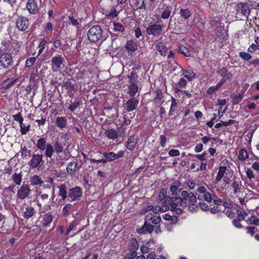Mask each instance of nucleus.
Returning a JSON list of instances; mask_svg holds the SVG:
<instances>
[{
	"label": "nucleus",
	"mask_w": 259,
	"mask_h": 259,
	"mask_svg": "<svg viewBox=\"0 0 259 259\" xmlns=\"http://www.w3.org/2000/svg\"><path fill=\"white\" fill-rule=\"evenodd\" d=\"M81 101L76 99L72 104L70 105L68 107V109L71 111H74L78 106H80Z\"/></svg>",
	"instance_id": "nucleus-50"
},
{
	"label": "nucleus",
	"mask_w": 259,
	"mask_h": 259,
	"mask_svg": "<svg viewBox=\"0 0 259 259\" xmlns=\"http://www.w3.org/2000/svg\"><path fill=\"white\" fill-rule=\"evenodd\" d=\"M137 143V142L136 141L135 137L134 136H131L127 141L126 148L130 150H133L135 148Z\"/></svg>",
	"instance_id": "nucleus-36"
},
{
	"label": "nucleus",
	"mask_w": 259,
	"mask_h": 259,
	"mask_svg": "<svg viewBox=\"0 0 259 259\" xmlns=\"http://www.w3.org/2000/svg\"><path fill=\"white\" fill-rule=\"evenodd\" d=\"M137 77V76L136 75V73L134 72H132L131 76H128L129 82L130 83V84L128 87V91L127 93L131 97L133 98L136 95L139 90L137 84L135 82Z\"/></svg>",
	"instance_id": "nucleus-5"
},
{
	"label": "nucleus",
	"mask_w": 259,
	"mask_h": 259,
	"mask_svg": "<svg viewBox=\"0 0 259 259\" xmlns=\"http://www.w3.org/2000/svg\"><path fill=\"white\" fill-rule=\"evenodd\" d=\"M36 147L41 151H45V156L46 158L52 159L54 154L53 146L51 144H47V140L45 138H40L37 141Z\"/></svg>",
	"instance_id": "nucleus-2"
},
{
	"label": "nucleus",
	"mask_w": 259,
	"mask_h": 259,
	"mask_svg": "<svg viewBox=\"0 0 259 259\" xmlns=\"http://www.w3.org/2000/svg\"><path fill=\"white\" fill-rule=\"evenodd\" d=\"M171 8L169 7H166L161 12V18L163 19H168L170 15Z\"/></svg>",
	"instance_id": "nucleus-43"
},
{
	"label": "nucleus",
	"mask_w": 259,
	"mask_h": 259,
	"mask_svg": "<svg viewBox=\"0 0 259 259\" xmlns=\"http://www.w3.org/2000/svg\"><path fill=\"white\" fill-rule=\"evenodd\" d=\"M63 62L64 59L61 55L53 57L51 59V65L53 71L58 72L62 69L64 67Z\"/></svg>",
	"instance_id": "nucleus-8"
},
{
	"label": "nucleus",
	"mask_w": 259,
	"mask_h": 259,
	"mask_svg": "<svg viewBox=\"0 0 259 259\" xmlns=\"http://www.w3.org/2000/svg\"><path fill=\"white\" fill-rule=\"evenodd\" d=\"M168 155L171 157L178 156L180 155V152L177 149H171L168 152Z\"/></svg>",
	"instance_id": "nucleus-61"
},
{
	"label": "nucleus",
	"mask_w": 259,
	"mask_h": 259,
	"mask_svg": "<svg viewBox=\"0 0 259 259\" xmlns=\"http://www.w3.org/2000/svg\"><path fill=\"white\" fill-rule=\"evenodd\" d=\"M79 169L77 163L74 161L70 162L66 167L68 174L71 176L74 175Z\"/></svg>",
	"instance_id": "nucleus-23"
},
{
	"label": "nucleus",
	"mask_w": 259,
	"mask_h": 259,
	"mask_svg": "<svg viewBox=\"0 0 259 259\" xmlns=\"http://www.w3.org/2000/svg\"><path fill=\"white\" fill-rule=\"evenodd\" d=\"M180 68L181 69V75H184V77L186 78L188 81H190L193 78L195 77L196 74L193 71L184 69L181 66H180Z\"/></svg>",
	"instance_id": "nucleus-24"
},
{
	"label": "nucleus",
	"mask_w": 259,
	"mask_h": 259,
	"mask_svg": "<svg viewBox=\"0 0 259 259\" xmlns=\"http://www.w3.org/2000/svg\"><path fill=\"white\" fill-rule=\"evenodd\" d=\"M139 248V244L137 240L133 238L130 241V250L133 251L137 252Z\"/></svg>",
	"instance_id": "nucleus-42"
},
{
	"label": "nucleus",
	"mask_w": 259,
	"mask_h": 259,
	"mask_svg": "<svg viewBox=\"0 0 259 259\" xmlns=\"http://www.w3.org/2000/svg\"><path fill=\"white\" fill-rule=\"evenodd\" d=\"M156 49L160 53L161 55L166 56L167 49L163 42L161 41L157 42L156 44Z\"/></svg>",
	"instance_id": "nucleus-30"
},
{
	"label": "nucleus",
	"mask_w": 259,
	"mask_h": 259,
	"mask_svg": "<svg viewBox=\"0 0 259 259\" xmlns=\"http://www.w3.org/2000/svg\"><path fill=\"white\" fill-rule=\"evenodd\" d=\"M248 155L247 151L244 149H241L239 150L238 158L241 161L245 160L248 158Z\"/></svg>",
	"instance_id": "nucleus-49"
},
{
	"label": "nucleus",
	"mask_w": 259,
	"mask_h": 259,
	"mask_svg": "<svg viewBox=\"0 0 259 259\" xmlns=\"http://www.w3.org/2000/svg\"><path fill=\"white\" fill-rule=\"evenodd\" d=\"M26 8L31 14H35L38 12V7L35 0H28Z\"/></svg>",
	"instance_id": "nucleus-19"
},
{
	"label": "nucleus",
	"mask_w": 259,
	"mask_h": 259,
	"mask_svg": "<svg viewBox=\"0 0 259 259\" xmlns=\"http://www.w3.org/2000/svg\"><path fill=\"white\" fill-rule=\"evenodd\" d=\"M181 183L179 181H176L171 183L169 187V190L173 196H177L180 191L182 190Z\"/></svg>",
	"instance_id": "nucleus-21"
},
{
	"label": "nucleus",
	"mask_w": 259,
	"mask_h": 259,
	"mask_svg": "<svg viewBox=\"0 0 259 259\" xmlns=\"http://www.w3.org/2000/svg\"><path fill=\"white\" fill-rule=\"evenodd\" d=\"M145 220L151 221L154 224H158L161 221V217L157 214L154 215L151 212L149 213L146 216Z\"/></svg>",
	"instance_id": "nucleus-27"
},
{
	"label": "nucleus",
	"mask_w": 259,
	"mask_h": 259,
	"mask_svg": "<svg viewBox=\"0 0 259 259\" xmlns=\"http://www.w3.org/2000/svg\"><path fill=\"white\" fill-rule=\"evenodd\" d=\"M246 222L248 224L259 226V219H258L255 215H251L247 220H246Z\"/></svg>",
	"instance_id": "nucleus-47"
},
{
	"label": "nucleus",
	"mask_w": 259,
	"mask_h": 259,
	"mask_svg": "<svg viewBox=\"0 0 259 259\" xmlns=\"http://www.w3.org/2000/svg\"><path fill=\"white\" fill-rule=\"evenodd\" d=\"M103 156L106 158V160L107 161H112L114 160L117 159L121 158L124 155V151H119L117 153H115L113 152H104Z\"/></svg>",
	"instance_id": "nucleus-16"
},
{
	"label": "nucleus",
	"mask_w": 259,
	"mask_h": 259,
	"mask_svg": "<svg viewBox=\"0 0 259 259\" xmlns=\"http://www.w3.org/2000/svg\"><path fill=\"white\" fill-rule=\"evenodd\" d=\"M30 183L33 186L41 185L44 183V181L40 177L37 175H34L30 178Z\"/></svg>",
	"instance_id": "nucleus-34"
},
{
	"label": "nucleus",
	"mask_w": 259,
	"mask_h": 259,
	"mask_svg": "<svg viewBox=\"0 0 259 259\" xmlns=\"http://www.w3.org/2000/svg\"><path fill=\"white\" fill-rule=\"evenodd\" d=\"M183 201L181 197L174 196L171 198L170 203V210L178 214H181L183 212Z\"/></svg>",
	"instance_id": "nucleus-4"
},
{
	"label": "nucleus",
	"mask_w": 259,
	"mask_h": 259,
	"mask_svg": "<svg viewBox=\"0 0 259 259\" xmlns=\"http://www.w3.org/2000/svg\"><path fill=\"white\" fill-rule=\"evenodd\" d=\"M167 191L165 189L163 188L161 189L158 194V198L160 201H163L166 200L167 197Z\"/></svg>",
	"instance_id": "nucleus-52"
},
{
	"label": "nucleus",
	"mask_w": 259,
	"mask_h": 259,
	"mask_svg": "<svg viewBox=\"0 0 259 259\" xmlns=\"http://www.w3.org/2000/svg\"><path fill=\"white\" fill-rule=\"evenodd\" d=\"M31 192L29 186L27 184H23L18 190L17 197L20 199H24L27 197Z\"/></svg>",
	"instance_id": "nucleus-12"
},
{
	"label": "nucleus",
	"mask_w": 259,
	"mask_h": 259,
	"mask_svg": "<svg viewBox=\"0 0 259 259\" xmlns=\"http://www.w3.org/2000/svg\"><path fill=\"white\" fill-rule=\"evenodd\" d=\"M35 211L34 208L31 206H27L24 211L23 217L26 219H29L34 214Z\"/></svg>",
	"instance_id": "nucleus-31"
},
{
	"label": "nucleus",
	"mask_w": 259,
	"mask_h": 259,
	"mask_svg": "<svg viewBox=\"0 0 259 259\" xmlns=\"http://www.w3.org/2000/svg\"><path fill=\"white\" fill-rule=\"evenodd\" d=\"M54 215L50 212H48L41 215L39 221L42 227H50L53 220Z\"/></svg>",
	"instance_id": "nucleus-15"
},
{
	"label": "nucleus",
	"mask_w": 259,
	"mask_h": 259,
	"mask_svg": "<svg viewBox=\"0 0 259 259\" xmlns=\"http://www.w3.org/2000/svg\"><path fill=\"white\" fill-rule=\"evenodd\" d=\"M236 212L238 215V219L240 220H244L247 215V213L245 211L237 210Z\"/></svg>",
	"instance_id": "nucleus-56"
},
{
	"label": "nucleus",
	"mask_w": 259,
	"mask_h": 259,
	"mask_svg": "<svg viewBox=\"0 0 259 259\" xmlns=\"http://www.w3.org/2000/svg\"><path fill=\"white\" fill-rule=\"evenodd\" d=\"M72 207V205L70 203L66 204L63 208L62 214L64 216H67L69 214L70 209Z\"/></svg>",
	"instance_id": "nucleus-51"
},
{
	"label": "nucleus",
	"mask_w": 259,
	"mask_h": 259,
	"mask_svg": "<svg viewBox=\"0 0 259 259\" xmlns=\"http://www.w3.org/2000/svg\"><path fill=\"white\" fill-rule=\"evenodd\" d=\"M256 49L259 50V38L255 40V42L251 45L247 51L250 53H254Z\"/></svg>",
	"instance_id": "nucleus-45"
},
{
	"label": "nucleus",
	"mask_w": 259,
	"mask_h": 259,
	"mask_svg": "<svg viewBox=\"0 0 259 259\" xmlns=\"http://www.w3.org/2000/svg\"><path fill=\"white\" fill-rule=\"evenodd\" d=\"M16 25L19 30L25 31L29 26L28 19L23 16H20L16 20Z\"/></svg>",
	"instance_id": "nucleus-13"
},
{
	"label": "nucleus",
	"mask_w": 259,
	"mask_h": 259,
	"mask_svg": "<svg viewBox=\"0 0 259 259\" xmlns=\"http://www.w3.org/2000/svg\"><path fill=\"white\" fill-rule=\"evenodd\" d=\"M65 144H63L59 141H57L55 142L54 148V153L55 152L57 155L56 157V160L58 162H59L61 160L66 159V158L64 157H62V155H61V153L63 152L64 147Z\"/></svg>",
	"instance_id": "nucleus-11"
},
{
	"label": "nucleus",
	"mask_w": 259,
	"mask_h": 259,
	"mask_svg": "<svg viewBox=\"0 0 259 259\" xmlns=\"http://www.w3.org/2000/svg\"><path fill=\"white\" fill-rule=\"evenodd\" d=\"M216 35L218 37L224 38L226 36V31L224 26H219L218 28H215Z\"/></svg>",
	"instance_id": "nucleus-38"
},
{
	"label": "nucleus",
	"mask_w": 259,
	"mask_h": 259,
	"mask_svg": "<svg viewBox=\"0 0 259 259\" xmlns=\"http://www.w3.org/2000/svg\"><path fill=\"white\" fill-rule=\"evenodd\" d=\"M14 119L19 123V124L22 123L23 121V118L22 117L21 113H18L16 115H14L13 116Z\"/></svg>",
	"instance_id": "nucleus-59"
},
{
	"label": "nucleus",
	"mask_w": 259,
	"mask_h": 259,
	"mask_svg": "<svg viewBox=\"0 0 259 259\" xmlns=\"http://www.w3.org/2000/svg\"><path fill=\"white\" fill-rule=\"evenodd\" d=\"M250 5L254 9H259V0H249Z\"/></svg>",
	"instance_id": "nucleus-60"
},
{
	"label": "nucleus",
	"mask_w": 259,
	"mask_h": 259,
	"mask_svg": "<svg viewBox=\"0 0 259 259\" xmlns=\"http://www.w3.org/2000/svg\"><path fill=\"white\" fill-rule=\"evenodd\" d=\"M222 78L229 79L231 77L232 74L229 72L226 68H222L219 72Z\"/></svg>",
	"instance_id": "nucleus-40"
},
{
	"label": "nucleus",
	"mask_w": 259,
	"mask_h": 259,
	"mask_svg": "<svg viewBox=\"0 0 259 259\" xmlns=\"http://www.w3.org/2000/svg\"><path fill=\"white\" fill-rule=\"evenodd\" d=\"M56 125L60 128L65 127L67 124V119L65 117H57L56 120Z\"/></svg>",
	"instance_id": "nucleus-33"
},
{
	"label": "nucleus",
	"mask_w": 259,
	"mask_h": 259,
	"mask_svg": "<svg viewBox=\"0 0 259 259\" xmlns=\"http://www.w3.org/2000/svg\"><path fill=\"white\" fill-rule=\"evenodd\" d=\"M130 252L126 254L123 259H133L137 255V252L133 251L130 250Z\"/></svg>",
	"instance_id": "nucleus-62"
},
{
	"label": "nucleus",
	"mask_w": 259,
	"mask_h": 259,
	"mask_svg": "<svg viewBox=\"0 0 259 259\" xmlns=\"http://www.w3.org/2000/svg\"><path fill=\"white\" fill-rule=\"evenodd\" d=\"M236 11L238 14H241L246 18L250 14V9L247 3H240L236 6Z\"/></svg>",
	"instance_id": "nucleus-14"
},
{
	"label": "nucleus",
	"mask_w": 259,
	"mask_h": 259,
	"mask_svg": "<svg viewBox=\"0 0 259 259\" xmlns=\"http://www.w3.org/2000/svg\"><path fill=\"white\" fill-rule=\"evenodd\" d=\"M68 18L69 20L73 25L76 26L77 28H79V23L77 19L75 18L72 15H69L68 16Z\"/></svg>",
	"instance_id": "nucleus-54"
},
{
	"label": "nucleus",
	"mask_w": 259,
	"mask_h": 259,
	"mask_svg": "<svg viewBox=\"0 0 259 259\" xmlns=\"http://www.w3.org/2000/svg\"><path fill=\"white\" fill-rule=\"evenodd\" d=\"M239 57L245 60L248 61L252 58V56L247 52H241L239 54Z\"/></svg>",
	"instance_id": "nucleus-55"
},
{
	"label": "nucleus",
	"mask_w": 259,
	"mask_h": 259,
	"mask_svg": "<svg viewBox=\"0 0 259 259\" xmlns=\"http://www.w3.org/2000/svg\"><path fill=\"white\" fill-rule=\"evenodd\" d=\"M113 30L117 34L123 32L125 30L124 26L119 22H113Z\"/></svg>",
	"instance_id": "nucleus-37"
},
{
	"label": "nucleus",
	"mask_w": 259,
	"mask_h": 259,
	"mask_svg": "<svg viewBox=\"0 0 259 259\" xmlns=\"http://www.w3.org/2000/svg\"><path fill=\"white\" fill-rule=\"evenodd\" d=\"M22 174L21 172L17 174L15 172L12 176V180L16 185H20L22 181Z\"/></svg>",
	"instance_id": "nucleus-35"
},
{
	"label": "nucleus",
	"mask_w": 259,
	"mask_h": 259,
	"mask_svg": "<svg viewBox=\"0 0 259 259\" xmlns=\"http://www.w3.org/2000/svg\"><path fill=\"white\" fill-rule=\"evenodd\" d=\"M62 87L67 91V94L70 97L73 96L75 88L72 81L70 80H67L63 83Z\"/></svg>",
	"instance_id": "nucleus-20"
},
{
	"label": "nucleus",
	"mask_w": 259,
	"mask_h": 259,
	"mask_svg": "<svg viewBox=\"0 0 259 259\" xmlns=\"http://www.w3.org/2000/svg\"><path fill=\"white\" fill-rule=\"evenodd\" d=\"M181 196L185 207H188V209L191 212L196 211L198 210L199 207L197 204V198L193 193H189L184 190L181 192Z\"/></svg>",
	"instance_id": "nucleus-1"
},
{
	"label": "nucleus",
	"mask_w": 259,
	"mask_h": 259,
	"mask_svg": "<svg viewBox=\"0 0 259 259\" xmlns=\"http://www.w3.org/2000/svg\"><path fill=\"white\" fill-rule=\"evenodd\" d=\"M147 221L145 220V222L143 226L140 229L137 230L139 234H145L147 232L152 233L154 230V227L152 225L147 223Z\"/></svg>",
	"instance_id": "nucleus-22"
},
{
	"label": "nucleus",
	"mask_w": 259,
	"mask_h": 259,
	"mask_svg": "<svg viewBox=\"0 0 259 259\" xmlns=\"http://www.w3.org/2000/svg\"><path fill=\"white\" fill-rule=\"evenodd\" d=\"M163 28V26L160 24H153L150 25L147 28L146 31L149 35L157 36L161 34Z\"/></svg>",
	"instance_id": "nucleus-9"
},
{
	"label": "nucleus",
	"mask_w": 259,
	"mask_h": 259,
	"mask_svg": "<svg viewBox=\"0 0 259 259\" xmlns=\"http://www.w3.org/2000/svg\"><path fill=\"white\" fill-rule=\"evenodd\" d=\"M216 195L213 194L211 195L208 192H206L202 195H198V199L200 200H205L208 202L212 201L213 198H215Z\"/></svg>",
	"instance_id": "nucleus-29"
},
{
	"label": "nucleus",
	"mask_w": 259,
	"mask_h": 259,
	"mask_svg": "<svg viewBox=\"0 0 259 259\" xmlns=\"http://www.w3.org/2000/svg\"><path fill=\"white\" fill-rule=\"evenodd\" d=\"M187 84V81L184 78H180L179 80L177 85H178L180 88H184Z\"/></svg>",
	"instance_id": "nucleus-58"
},
{
	"label": "nucleus",
	"mask_w": 259,
	"mask_h": 259,
	"mask_svg": "<svg viewBox=\"0 0 259 259\" xmlns=\"http://www.w3.org/2000/svg\"><path fill=\"white\" fill-rule=\"evenodd\" d=\"M139 104V100L132 98L128 100L125 104V109L127 112H130L136 109Z\"/></svg>",
	"instance_id": "nucleus-18"
},
{
	"label": "nucleus",
	"mask_w": 259,
	"mask_h": 259,
	"mask_svg": "<svg viewBox=\"0 0 259 259\" xmlns=\"http://www.w3.org/2000/svg\"><path fill=\"white\" fill-rule=\"evenodd\" d=\"M209 24L213 28L215 29L218 28L220 24V18L218 17L212 18L210 21Z\"/></svg>",
	"instance_id": "nucleus-46"
},
{
	"label": "nucleus",
	"mask_w": 259,
	"mask_h": 259,
	"mask_svg": "<svg viewBox=\"0 0 259 259\" xmlns=\"http://www.w3.org/2000/svg\"><path fill=\"white\" fill-rule=\"evenodd\" d=\"M106 137L111 140L116 139L118 137V132L115 129H108L105 132Z\"/></svg>",
	"instance_id": "nucleus-28"
},
{
	"label": "nucleus",
	"mask_w": 259,
	"mask_h": 259,
	"mask_svg": "<svg viewBox=\"0 0 259 259\" xmlns=\"http://www.w3.org/2000/svg\"><path fill=\"white\" fill-rule=\"evenodd\" d=\"M226 169L227 167L226 166H222L219 167V171L215 179V184L219 183L222 180L226 173Z\"/></svg>",
	"instance_id": "nucleus-32"
},
{
	"label": "nucleus",
	"mask_w": 259,
	"mask_h": 259,
	"mask_svg": "<svg viewBox=\"0 0 259 259\" xmlns=\"http://www.w3.org/2000/svg\"><path fill=\"white\" fill-rule=\"evenodd\" d=\"M180 16L185 19L189 18L192 13L188 9H181L180 12Z\"/></svg>",
	"instance_id": "nucleus-44"
},
{
	"label": "nucleus",
	"mask_w": 259,
	"mask_h": 259,
	"mask_svg": "<svg viewBox=\"0 0 259 259\" xmlns=\"http://www.w3.org/2000/svg\"><path fill=\"white\" fill-rule=\"evenodd\" d=\"M147 0H132V7L135 10H148Z\"/></svg>",
	"instance_id": "nucleus-17"
},
{
	"label": "nucleus",
	"mask_w": 259,
	"mask_h": 259,
	"mask_svg": "<svg viewBox=\"0 0 259 259\" xmlns=\"http://www.w3.org/2000/svg\"><path fill=\"white\" fill-rule=\"evenodd\" d=\"M177 105V103L176 102V100L174 98L172 97L170 109L169 112V115H171L172 114V112L175 111V108L176 107Z\"/></svg>",
	"instance_id": "nucleus-57"
},
{
	"label": "nucleus",
	"mask_w": 259,
	"mask_h": 259,
	"mask_svg": "<svg viewBox=\"0 0 259 259\" xmlns=\"http://www.w3.org/2000/svg\"><path fill=\"white\" fill-rule=\"evenodd\" d=\"M178 52L185 55L186 57H189L190 56V52L185 46L183 45H180L178 48Z\"/></svg>",
	"instance_id": "nucleus-39"
},
{
	"label": "nucleus",
	"mask_w": 259,
	"mask_h": 259,
	"mask_svg": "<svg viewBox=\"0 0 259 259\" xmlns=\"http://www.w3.org/2000/svg\"><path fill=\"white\" fill-rule=\"evenodd\" d=\"M59 189L58 195L63 200L66 199L68 196V192L67 191V187L65 185L61 184L57 186Z\"/></svg>",
	"instance_id": "nucleus-25"
},
{
	"label": "nucleus",
	"mask_w": 259,
	"mask_h": 259,
	"mask_svg": "<svg viewBox=\"0 0 259 259\" xmlns=\"http://www.w3.org/2000/svg\"><path fill=\"white\" fill-rule=\"evenodd\" d=\"M36 60V58L34 57H30L29 59H27L25 63L26 67L27 68L31 67L33 65Z\"/></svg>",
	"instance_id": "nucleus-53"
},
{
	"label": "nucleus",
	"mask_w": 259,
	"mask_h": 259,
	"mask_svg": "<svg viewBox=\"0 0 259 259\" xmlns=\"http://www.w3.org/2000/svg\"><path fill=\"white\" fill-rule=\"evenodd\" d=\"M87 35L88 39L91 42H96L101 39L103 30L99 25H96L89 29Z\"/></svg>",
	"instance_id": "nucleus-3"
},
{
	"label": "nucleus",
	"mask_w": 259,
	"mask_h": 259,
	"mask_svg": "<svg viewBox=\"0 0 259 259\" xmlns=\"http://www.w3.org/2000/svg\"><path fill=\"white\" fill-rule=\"evenodd\" d=\"M232 187L233 189L234 193L235 194H237L238 193H240L241 192V184L240 182L238 181H235L232 184Z\"/></svg>",
	"instance_id": "nucleus-48"
},
{
	"label": "nucleus",
	"mask_w": 259,
	"mask_h": 259,
	"mask_svg": "<svg viewBox=\"0 0 259 259\" xmlns=\"http://www.w3.org/2000/svg\"><path fill=\"white\" fill-rule=\"evenodd\" d=\"M240 221L241 220H240L238 219H236L233 220L232 221V223H233V225L237 229H240L242 227V226L241 225V224L240 223Z\"/></svg>",
	"instance_id": "nucleus-64"
},
{
	"label": "nucleus",
	"mask_w": 259,
	"mask_h": 259,
	"mask_svg": "<svg viewBox=\"0 0 259 259\" xmlns=\"http://www.w3.org/2000/svg\"><path fill=\"white\" fill-rule=\"evenodd\" d=\"M160 145L162 148H164L165 147L166 143V138L165 135H162L160 136Z\"/></svg>",
	"instance_id": "nucleus-63"
},
{
	"label": "nucleus",
	"mask_w": 259,
	"mask_h": 259,
	"mask_svg": "<svg viewBox=\"0 0 259 259\" xmlns=\"http://www.w3.org/2000/svg\"><path fill=\"white\" fill-rule=\"evenodd\" d=\"M13 64V61L11 54L5 53L0 56V65L2 67L8 68Z\"/></svg>",
	"instance_id": "nucleus-10"
},
{
	"label": "nucleus",
	"mask_w": 259,
	"mask_h": 259,
	"mask_svg": "<svg viewBox=\"0 0 259 259\" xmlns=\"http://www.w3.org/2000/svg\"><path fill=\"white\" fill-rule=\"evenodd\" d=\"M44 163L42 154H34L29 162V165L32 168H39Z\"/></svg>",
	"instance_id": "nucleus-6"
},
{
	"label": "nucleus",
	"mask_w": 259,
	"mask_h": 259,
	"mask_svg": "<svg viewBox=\"0 0 259 259\" xmlns=\"http://www.w3.org/2000/svg\"><path fill=\"white\" fill-rule=\"evenodd\" d=\"M82 194L81 189L79 187H75L70 189L68 192V200L71 201H78Z\"/></svg>",
	"instance_id": "nucleus-7"
},
{
	"label": "nucleus",
	"mask_w": 259,
	"mask_h": 259,
	"mask_svg": "<svg viewBox=\"0 0 259 259\" xmlns=\"http://www.w3.org/2000/svg\"><path fill=\"white\" fill-rule=\"evenodd\" d=\"M128 53H133L138 50V45L136 42L133 40H128L125 47Z\"/></svg>",
	"instance_id": "nucleus-26"
},
{
	"label": "nucleus",
	"mask_w": 259,
	"mask_h": 259,
	"mask_svg": "<svg viewBox=\"0 0 259 259\" xmlns=\"http://www.w3.org/2000/svg\"><path fill=\"white\" fill-rule=\"evenodd\" d=\"M20 132L22 135L26 134L30 130V124L29 123H23L20 124Z\"/></svg>",
	"instance_id": "nucleus-41"
}]
</instances>
